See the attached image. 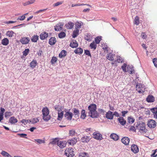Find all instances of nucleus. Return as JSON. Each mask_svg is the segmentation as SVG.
<instances>
[{
	"mask_svg": "<svg viewBox=\"0 0 157 157\" xmlns=\"http://www.w3.org/2000/svg\"><path fill=\"white\" fill-rule=\"evenodd\" d=\"M105 117L108 119H113V112L110 111H109L105 114Z\"/></svg>",
	"mask_w": 157,
	"mask_h": 157,
	"instance_id": "nucleus-12",
	"label": "nucleus"
},
{
	"mask_svg": "<svg viewBox=\"0 0 157 157\" xmlns=\"http://www.w3.org/2000/svg\"><path fill=\"white\" fill-rule=\"evenodd\" d=\"M29 121L32 124H34L39 122V120L37 118H34L32 119L31 120Z\"/></svg>",
	"mask_w": 157,
	"mask_h": 157,
	"instance_id": "nucleus-47",
	"label": "nucleus"
},
{
	"mask_svg": "<svg viewBox=\"0 0 157 157\" xmlns=\"http://www.w3.org/2000/svg\"><path fill=\"white\" fill-rule=\"evenodd\" d=\"M90 139V137L84 136L81 138V140L82 142L88 143Z\"/></svg>",
	"mask_w": 157,
	"mask_h": 157,
	"instance_id": "nucleus-14",
	"label": "nucleus"
},
{
	"mask_svg": "<svg viewBox=\"0 0 157 157\" xmlns=\"http://www.w3.org/2000/svg\"><path fill=\"white\" fill-rule=\"evenodd\" d=\"M86 117V115L85 113V110L84 109H82L81 112V115L80 118L82 119H84Z\"/></svg>",
	"mask_w": 157,
	"mask_h": 157,
	"instance_id": "nucleus-33",
	"label": "nucleus"
},
{
	"mask_svg": "<svg viewBox=\"0 0 157 157\" xmlns=\"http://www.w3.org/2000/svg\"><path fill=\"white\" fill-rule=\"evenodd\" d=\"M18 136H20V137L22 138H27L26 136H27V134L25 133H21V134H17Z\"/></svg>",
	"mask_w": 157,
	"mask_h": 157,
	"instance_id": "nucleus-55",
	"label": "nucleus"
},
{
	"mask_svg": "<svg viewBox=\"0 0 157 157\" xmlns=\"http://www.w3.org/2000/svg\"><path fill=\"white\" fill-rule=\"evenodd\" d=\"M134 23L137 25H138L139 24L140 21L139 20V17L138 16H136L135 17L134 20Z\"/></svg>",
	"mask_w": 157,
	"mask_h": 157,
	"instance_id": "nucleus-41",
	"label": "nucleus"
},
{
	"mask_svg": "<svg viewBox=\"0 0 157 157\" xmlns=\"http://www.w3.org/2000/svg\"><path fill=\"white\" fill-rule=\"evenodd\" d=\"M74 149L70 147L67 148L65 151V154L67 157L74 156Z\"/></svg>",
	"mask_w": 157,
	"mask_h": 157,
	"instance_id": "nucleus-3",
	"label": "nucleus"
},
{
	"mask_svg": "<svg viewBox=\"0 0 157 157\" xmlns=\"http://www.w3.org/2000/svg\"><path fill=\"white\" fill-rule=\"evenodd\" d=\"M63 115V111H62L60 113H58V117L57 119L59 121H61Z\"/></svg>",
	"mask_w": 157,
	"mask_h": 157,
	"instance_id": "nucleus-37",
	"label": "nucleus"
},
{
	"mask_svg": "<svg viewBox=\"0 0 157 157\" xmlns=\"http://www.w3.org/2000/svg\"><path fill=\"white\" fill-rule=\"evenodd\" d=\"M17 119L14 117H12L10 118L9 122L11 124H15L17 122Z\"/></svg>",
	"mask_w": 157,
	"mask_h": 157,
	"instance_id": "nucleus-25",
	"label": "nucleus"
},
{
	"mask_svg": "<svg viewBox=\"0 0 157 157\" xmlns=\"http://www.w3.org/2000/svg\"><path fill=\"white\" fill-rule=\"evenodd\" d=\"M1 154L4 157H13L8 153L4 151H2Z\"/></svg>",
	"mask_w": 157,
	"mask_h": 157,
	"instance_id": "nucleus-36",
	"label": "nucleus"
},
{
	"mask_svg": "<svg viewBox=\"0 0 157 157\" xmlns=\"http://www.w3.org/2000/svg\"><path fill=\"white\" fill-rule=\"evenodd\" d=\"M48 35V33L45 32H43L42 33L40 36V38L41 40H44L45 39L47 38Z\"/></svg>",
	"mask_w": 157,
	"mask_h": 157,
	"instance_id": "nucleus-16",
	"label": "nucleus"
},
{
	"mask_svg": "<svg viewBox=\"0 0 157 157\" xmlns=\"http://www.w3.org/2000/svg\"><path fill=\"white\" fill-rule=\"evenodd\" d=\"M58 146L61 148H64L66 146V143L65 142H62L59 141V142H58Z\"/></svg>",
	"mask_w": 157,
	"mask_h": 157,
	"instance_id": "nucleus-28",
	"label": "nucleus"
},
{
	"mask_svg": "<svg viewBox=\"0 0 157 157\" xmlns=\"http://www.w3.org/2000/svg\"><path fill=\"white\" fill-rule=\"evenodd\" d=\"M42 112L43 115V119L44 121H48L51 119V117L49 115V111L47 107L44 108L42 109Z\"/></svg>",
	"mask_w": 157,
	"mask_h": 157,
	"instance_id": "nucleus-1",
	"label": "nucleus"
},
{
	"mask_svg": "<svg viewBox=\"0 0 157 157\" xmlns=\"http://www.w3.org/2000/svg\"><path fill=\"white\" fill-rule=\"evenodd\" d=\"M89 116L92 118H97L99 117V113L96 111H92L91 112H89L88 113Z\"/></svg>",
	"mask_w": 157,
	"mask_h": 157,
	"instance_id": "nucleus-5",
	"label": "nucleus"
},
{
	"mask_svg": "<svg viewBox=\"0 0 157 157\" xmlns=\"http://www.w3.org/2000/svg\"><path fill=\"white\" fill-rule=\"evenodd\" d=\"M136 128L139 130V132L140 133H145L147 131V129H146L145 124L144 123L142 122H139L136 125Z\"/></svg>",
	"mask_w": 157,
	"mask_h": 157,
	"instance_id": "nucleus-2",
	"label": "nucleus"
},
{
	"mask_svg": "<svg viewBox=\"0 0 157 157\" xmlns=\"http://www.w3.org/2000/svg\"><path fill=\"white\" fill-rule=\"evenodd\" d=\"M66 33L64 32H61L58 34V37L60 39L63 38L65 37Z\"/></svg>",
	"mask_w": 157,
	"mask_h": 157,
	"instance_id": "nucleus-43",
	"label": "nucleus"
},
{
	"mask_svg": "<svg viewBox=\"0 0 157 157\" xmlns=\"http://www.w3.org/2000/svg\"><path fill=\"white\" fill-rule=\"evenodd\" d=\"M93 137L97 140H101L103 138L102 135L99 133L94 132L93 133Z\"/></svg>",
	"mask_w": 157,
	"mask_h": 157,
	"instance_id": "nucleus-8",
	"label": "nucleus"
},
{
	"mask_svg": "<svg viewBox=\"0 0 157 157\" xmlns=\"http://www.w3.org/2000/svg\"><path fill=\"white\" fill-rule=\"evenodd\" d=\"M63 25L61 23H59L57 25L55 26V30L56 31H58L61 30L63 28Z\"/></svg>",
	"mask_w": 157,
	"mask_h": 157,
	"instance_id": "nucleus-19",
	"label": "nucleus"
},
{
	"mask_svg": "<svg viewBox=\"0 0 157 157\" xmlns=\"http://www.w3.org/2000/svg\"><path fill=\"white\" fill-rule=\"evenodd\" d=\"M110 137L114 140L117 141L119 139V136L116 134L112 133L110 135Z\"/></svg>",
	"mask_w": 157,
	"mask_h": 157,
	"instance_id": "nucleus-20",
	"label": "nucleus"
},
{
	"mask_svg": "<svg viewBox=\"0 0 157 157\" xmlns=\"http://www.w3.org/2000/svg\"><path fill=\"white\" fill-rule=\"evenodd\" d=\"M128 120L129 124H132L135 121V119L131 117H128Z\"/></svg>",
	"mask_w": 157,
	"mask_h": 157,
	"instance_id": "nucleus-42",
	"label": "nucleus"
},
{
	"mask_svg": "<svg viewBox=\"0 0 157 157\" xmlns=\"http://www.w3.org/2000/svg\"><path fill=\"white\" fill-rule=\"evenodd\" d=\"M83 23L81 21L77 22L75 24V29H79L81 27V25H82Z\"/></svg>",
	"mask_w": 157,
	"mask_h": 157,
	"instance_id": "nucleus-32",
	"label": "nucleus"
},
{
	"mask_svg": "<svg viewBox=\"0 0 157 157\" xmlns=\"http://www.w3.org/2000/svg\"><path fill=\"white\" fill-rule=\"evenodd\" d=\"M155 98L151 95H149L146 98V101L148 103L153 102L155 101Z\"/></svg>",
	"mask_w": 157,
	"mask_h": 157,
	"instance_id": "nucleus-15",
	"label": "nucleus"
},
{
	"mask_svg": "<svg viewBox=\"0 0 157 157\" xmlns=\"http://www.w3.org/2000/svg\"><path fill=\"white\" fill-rule=\"evenodd\" d=\"M35 141L36 142L39 144H41L44 143V140H42L40 139H35Z\"/></svg>",
	"mask_w": 157,
	"mask_h": 157,
	"instance_id": "nucleus-52",
	"label": "nucleus"
},
{
	"mask_svg": "<svg viewBox=\"0 0 157 157\" xmlns=\"http://www.w3.org/2000/svg\"><path fill=\"white\" fill-rule=\"evenodd\" d=\"M31 39L32 42H36L39 39V36L37 35H34L31 38Z\"/></svg>",
	"mask_w": 157,
	"mask_h": 157,
	"instance_id": "nucleus-29",
	"label": "nucleus"
},
{
	"mask_svg": "<svg viewBox=\"0 0 157 157\" xmlns=\"http://www.w3.org/2000/svg\"><path fill=\"white\" fill-rule=\"evenodd\" d=\"M14 34V33L12 31H8L6 33L7 35L9 37H12Z\"/></svg>",
	"mask_w": 157,
	"mask_h": 157,
	"instance_id": "nucleus-44",
	"label": "nucleus"
},
{
	"mask_svg": "<svg viewBox=\"0 0 157 157\" xmlns=\"http://www.w3.org/2000/svg\"><path fill=\"white\" fill-rule=\"evenodd\" d=\"M131 148V151L135 154L137 153L139 151L138 147L136 144H132Z\"/></svg>",
	"mask_w": 157,
	"mask_h": 157,
	"instance_id": "nucleus-10",
	"label": "nucleus"
},
{
	"mask_svg": "<svg viewBox=\"0 0 157 157\" xmlns=\"http://www.w3.org/2000/svg\"><path fill=\"white\" fill-rule=\"evenodd\" d=\"M101 40V36H98L95 38V43L97 44H98L100 42Z\"/></svg>",
	"mask_w": 157,
	"mask_h": 157,
	"instance_id": "nucleus-45",
	"label": "nucleus"
},
{
	"mask_svg": "<svg viewBox=\"0 0 157 157\" xmlns=\"http://www.w3.org/2000/svg\"><path fill=\"white\" fill-rule=\"evenodd\" d=\"M79 29H76L73 31L72 36L73 38H75L79 34Z\"/></svg>",
	"mask_w": 157,
	"mask_h": 157,
	"instance_id": "nucleus-35",
	"label": "nucleus"
},
{
	"mask_svg": "<svg viewBox=\"0 0 157 157\" xmlns=\"http://www.w3.org/2000/svg\"><path fill=\"white\" fill-rule=\"evenodd\" d=\"M9 43V40L7 38H4L2 40L1 44L3 45L6 46Z\"/></svg>",
	"mask_w": 157,
	"mask_h": 157,
	"instance_id": "nucleus-26",
	"label": "nucleus"
},
{
	"mask_svg": "<svg viewBox=\"0 0 157 157\" xmlns=\"http://www.w3.org/2000/svg\"><path fill=\"white\" fill-rule=\"evenodd\" d=\"M37 62L36 60L33 59L30 63V67L33 68L35 67L37 65Z\"/></svg>",
	"mask_w": 157,
	"mask_h": 157,
	"instance_id": "nucleus-31",
	"label": "nucleus"
},
{
	"mask_svg": "<svg viewBox=\"0 0 157 157\" xmlns=\"http://www.w3.org/2000/svg\"><path fill=\"white\" fill-rule=\"evenodd\" d=\"M65 26L67 29H71L74 27V24L73 22H69L66 24Z\"/></svg>",
	"mask_w": 157,
	"mask_h": 157,
	"instance_id": "nucleus-24",
	"label": "nucleus"
},
{
	"mask_svg": "<svg viewBox=\"0 0 157 157\" xmlns=\"http://www.w3.org/2000/svg\"><path fill=\"white\" fill-rule=\"evenodd\" d=\"M62 2H57L56 3H55L53 4V6H56L60 5L62 4Z\"/></svg>",
	"mask_w": 157,
	"mask_h": 157,
	"instance_id": "nucleus-60",
	"label": "nucleus"
},
{
	"mask_svg": "<svg viewBox=\"0 0 157 157\" xmlns=\"http://www.w3.org/2000/svg\"><path fill=\"white\" fill-rule=\"evenodd\" d=\"M56 42V38L55 37H51L49 40V44L51 45H53L55 44Z\"/></svg>",
	"mask_w": 157,
	"mask_h": 157,
	"instance_id": "nucleus-21",
	"label": "nucleus"
},
{
	"mask_svg": "<svg viewBox=\"0 0 157 157\" xmlns=\"http://www.w3.org/2000/svg\"><path fill=\"white\" fill-rule=\"evenodd\" d=\"M67 52L65 50H62L59 53V56L60 58H62L65 56L66 55Z\"/></svg>",
	"mask_w": 157,
	"mask_h": 157,
	"instance_id": "nucleus-27",
	"label": "nucleus"
},
{
	"mask_svg": "<svg viewBox=\"0 0 157 157\" xmlns=\"http://www.w3.org/2000/svg\"><path fill=\"white\" fill-rule=\"evenodd\" d=\"M28 120H26L25 119H22L21 121V122L23 124H27L28 122Z\"/></svg>",
	"mask_w": 157,
	"mask_h": 157,
	"instance_id": "nucleus-63",
	"label": "nucleus"
},
{
	"mask_svg": "<svg viewBox=\"0 0 157 157\" xmlns=\"http://www.w3.org/2000/svg\"><path fill=\"white\" fill-rule=\"evenodd\" d=\"M117 120L120 124L123 126L126 123V121L122 117H120L118 118Z\"/></svg>",
	"mask_w": 157,
	"mask_h": 157,
	"instance_id": "nucleus-18",
	"label": "nucleus"
},
{
	"mask_svg": "<svg viewBox=\"0 0 157 157\" xmlns=\"http://www.w3.org/2000/svg\"><path fill=\"white\" fill-rule=\"evenodd\" d=\"M35 2V0H31L30 1H29L23 3V5L24 6H26L29 4H32L33 3Z\"/></svg>",
	"mask_w": 157,
	"mask_h": 157,
	"instance_id": "nucleus-40",
	"label": "nucleus"
},
{
	"mask_svg": "<svg viewBox=\"0 0 157 157\" xmlns=\"http://www.w3.org/2000/svg\"><path fill=\"white\" fill-rule=\"evenodd\" d=\"M74 52L75 54H81L82 53L83 50L82 48H78L74 50Z\"/></svg>",
	"mask_w": 157,
	"mask_h": 157,
	"instance_id": "nucleus-30",
	"label": "nucleus"
},
{
	"mask_svg": "<svg viewBox=\"0 0 157 157\" xmlns=\"http://www.w3.org/2000/svg\"><path fill=\"white\" fill-rule=\"evenodd\" d=\"M84 54L88 56H90V57H91V55L90 52V51L88 50H84Z\"/></svg>",
	"mask_w": 157,
	"mask_h": 157,
	"instance_id": "nucleus-49",
	"label": "nucleus"
},
{
	"mask_svg": "<svg viewBox=\"0 0 157 157\" xmlns=\"http://www.w3.org/2000/svg\"><path fill=\"white\" fill-rule=\"evenodd\" d=\"M70 109L68 110H65L64 111L65 113L64 114V117L68 120H71L72 119L73 114L70 111Z\"/></svg>",
	"mask_w": 157,
	"mask_h": 157,
	"instance_id": "nucleus-4",
	"label": "nucleus"
},
{
	"mask_svg": "<svg viewBox=\"0 0 157 157\" xmlns=\"http://www.w3.org/2000/svg\"><path fill=\"white\" fill-rule=\"evenodd\" d=\"M82 154L84 156V157H89V155L88 153L86 152H82Z\"/></svg>",
	"mask_w": 157,
	"mask_h": 157,
	"instance_id": "nucleus-64",
	"label": "nucleus"
},
{
	"mask_svg": "<svg viewBox=\"0 0 157 157\" xmlns=\"http://www.w3.org/2000/svg\"><path fill=\"white\" fill-rule=\"evenodd\" d=\"M85 40L88 41H91L90 35L89 34H87V35H86L85 37Z\"/></svg>",
	"mask_w": 157,
	"mask_h": 157,
	"instance_id": "nucleus-53",
	"label": "nucleus"
},
{
	"mask_svg": "<svg viewBox=\"0 0 157 157\" xmlns=\"http://www.w3.org/2000/svg\"><path fill=\"white\" fill-rule=\"evenodd\" d=\"M151 111L154 114V117L157 119V107L156 106L155 107L151 108Z\"/></svg>",
	"mask_w": 157,
	"mask_h": 157,
	"instance_id": "nucleus-22",
	"label": "nucleus"
},
{
	"mask_svg": "<svg viewBox=\"0 0 157 157\" xmlns=\"http://www.w3.org/2000/svg\"><path fill=\"white\" fill-rule=\"evenodd\" d=\"M72 110L74 115L75 116H77L78 117L80 113L78 109H76V108H74L72 109Z\"/></svg>",
	"mask_w": 157,
	"mask_h": 157,
	"instance_id": "nucleus-34",
	"label": "nucleus"
},
{
	"mask_svg": "<svg viewBox=\"0 0 157 157\" xmlns=\"http://www.w3.org/2000/svg\"><path fill=\"white\" fill-rule=\"evenodd\" d=\"M88 108L89 112L96 111L97 109V106L95 104H91L88 106Z\"/></svg>",
	"mask_w": 157,
	"mask_h": 157,
	"instance_id": "nucleus-11",
	"label": "nucleus"
},
{
	"mask_svg": "<svg viewBox=\"0 0 157 157\" xmlns=\"http://www.w3.org/2000/svg\"><path fill=\"white\" fill-rule=\"evenodd\" d=\"M75 131L74 130H71L69 131V134L70 136H74L75 135Z\"/></svg>",
	"mask_w": 157,
	"mask_h": 157,
	"instance_id": "nucleus-57",
	"label": "nucleus"
},
{
	"mask_svg": "<svg viewBox=\"0 0 157 157\" xmlns=\"http://www.w3.org/2000/svg\"><path fill=\"white\" fill-rule=\"evenodd\" d=\"M70 46L72 48H76L78 46V44L76 40H75L70 43Z\"/></svg>",
	"mask_w": 157,
	"mask_h": 157,
	"instance_id": "nucleus-23",
	"label": "nucleus"
},
{
	"mask_svg": "<svg viewBox=\"0 0 157 157\" xmlns=\"http://www.w3.org/2000/svg\"><path fill=\"white\" fill-rule=\"evenodd\" d=\"M29 49H26L23 52V55L25 56H26L27 55L29 52Z\"/></svg>",
	"mask_w": 157,
	"mask_h": 157,
	"instance_id": "nucleus-48",
	"label": "nucleus"
},
{
	"mask_svg": "<svg viewBox=\"0 0 157 157\" xmlns=\"http://www.w3.org/2000/svg\"><path fill=\"white\" fill-rule=\"evenodd\" d=\"M57 58L56 57L53 56L51 59V63L52 64H54L57 61Z\"/></svg>",
	"mask_w": 157,
	"mask_h": 157,
	"instance_id": "nucleus-46",
	"label": "nucleus"
},
{
	"mask_svg": "<svg viewBox=\"0 0 157 157\" xmlns=\"http://www.w3.org/2000/svg\"><path fill=\"white\" fill-rule=\"evenodd\" d=\"M153 62L155 65V66L157 67V64L156 63H157V58H154L153 59Z\"/></svg>",
	"mask_w": 157,
	"mask_h": 157,
	"instance_id": "nucleus-58",
	"label": "nucleus"
},
{
	"mask_svg": "<svg viewBox=\"0 0 157 157\" xmlns=\"http://www.w3.org/2000/svg\"><path fill=\"white\" fill-rule=\"evenodd\" d=\"M12 113L10 112H6L5 113V117H8L12 115Z\"/></svg>",
	"mask_w": 157,
	"mask_h": 157,
	"instance_id": "nucleus-51",
	"label": "nucleus"
},
{
	"mask_svg": "<svg viewBox=\"0 0 157 157\" xmlns=\"http://www.w3.org/2000/svg\"><path fill=\"white\" fill-rule=\"evenodd\" d=\"M107 59L111 61H113L114 60V59L113 57V55L111 54L110 55H109V56H107Z\"/></svg>",
	"mask_w": 157,
	"mask_h": 157,
	"instance_id": "nucleus-54",
	"label": "nucleus"
},
{
	"mask_svg": "<svg viewBox=\"0 0 157 157\" xmlns=\"http://www.w3.org/2000/svg\"><path fill=\"white\" fill-rule=\"evenodd\" d=\"M143 85H141L140 83L137 84L136 86V88L137 90L139 93H143L144 91L143 90Z\"/></svg>",
	"mask_w": 157,
	"mask_h": 157,
	"instance_id": "nucleus-9",
	"label": "nucleus"
},
{
	"mask_svg": "<svg viewBox=\"0 0 157 157\" xmlns=\"http://www.w3.org/2000/svg\"><path fill=\"white\" fill-rule=\"evenodd\" d=\"M157 151V149H156L154 151L153 153L151 155V157H156L157 156V154L154 155L156 152Z\"/></svg>",
	"mask_w": 157,
	"mask_h": 157,
	"instance_id": "nucleus-62",
	"label": "nucleus"
},
{
	"mask_svg": "<svg viewBox=\"0 0 157 157\" xmlns=\"http://www.w3.org/2000/svg\"><path fill=\"white\" fill-rule=\"evenodd\" d=\"M77 142V138H74L69 139L68 140V143L70 145H74Z\"/></svg>",
	"mask_w": 157,
	"mask_h": 157,
	"instance_id": "nucleus-13",
	"label": "nucleus"
},
{
	"mask_svg": "<svg viewBox=\"0 0 157 157\" xmlns=\"http://www.w3.org/2000/svg\"><path fill=\"white\" fill-rule=\"evenodd\" d=\"M25 17L24 15L21 16L20 18L18 17V18H17V20H20L21 21H23L25 19Z\"/></svg>",
	"mask_w": 157,
	"mask_h": 157,
	"instance_id": "nucleus-61",
	"label": "nucleus"
},
{
	"mask_svg": "<svg viewBox=\"0 0 157 157\" xmlns=\"http://www.w3.org/2000/svg\"><path fill=\"white\" fill-rule=\"evenodd\" d=\"M30 40V39L29 37H23L21 38L20 41L22 44H28Z\"/></svg>",
	"mask_w": 157,
	"mask_h": 157,
	"instance_id": "nucleus-7",
	"label": "nucleus"
},
{
	"mask_svg": "<svg viewBox=\"0 0 157 157\" xmlns=\"http://www.w3.org/2000/svg\"><path fill=\"white\" fill-rule=\"evenodd\" d=\"M121 142L125 145H128L130 141L129 138L127 137H124L121 139Z\"/></svg>",
	"mask_w": 157,
	"mask_h": 157,
	"instance_id": "nucleus-17",
	"label": "nucleus"
},
{
	"mask_svg": "<svg viewBox=\"0 0 157 157\" xmlns=\"http://www.w3.org/2000/svg\"><path fill=\"white\" fill-rule=\"evenodd\" d=\"M136 129L135 128V127L134 126H132L129 129V131H134L135 132H136Z\"/></svg>",
	"mask_w": 157,
	"mask_h": 157,
	"instance_id": "nucleus-59",
	"label": "nucleus"
},
{
	"mask_svg": "<svg viewBox=\"0 0 157 157\" xmlns=\"http://www.w3.org/2000/svg\"><path fill=\"white\" fill-rule=\"evenodd\" d=\"M117 61L118 63H122L123 61V59L121 57L119 56L117 57Z\"/></svg>",
	"mask_w": 157,
	"mask_h": 157,
	"instance_id": "nucleus-56",
	"label": "nucleus"
},
{
	"mask_svg": "<svg viewBox=\"0 0 157 157\" xmlns=\"http://www.w3.org/2000/svg\"><path fill=\"white\" fill-rule=\"evenodd\" d=\"M127 66V64L126 63H124L123 65L121 66V68L122 69L123 71L124 72H126V67Z\"/></svg>",
	"mask_w": 157,
	"mask_h": 157,
	"instance_id": "nucleus-50",
	"label": "nucleus"
},
{
	"mask_svg": "<svg viewBox=\"0 0 157 157\" xmlns=\"http://www.w3.org/2000/svg\"><path fill=\"white\" fill-rule=\"evenodd\" d=\"M59 141L58 140V139L56 138L53 139V140L50 142V144L52 145L57 144L58 145V143Z\"/></svg>",
	"mask_w": 157,
	"mask_h": 157,
	"instance_id": "nucleus-39",
	"label": "nucleus"
},
{
	"mask_svg": "<svg viewBox=\"0 0 157 157\" xmlns=\"http://www.w3.org/2000/svg\"><path fill=\"white\" fill-rule=\"evenodd\" d=\"M156 122L153 120H150L148 121L147 125L149 128H153L156 125Z\"/></svg>",
	"mask_w": 157,
	"mask_h": 157,
	"instance_id": "nucleus-6",
	"label": "nucleus"
},
{
	"mask_svg": "<svg viewBox=\"0 0 157 157\" xmlns=\"http://www.w3.org/2000/svg\"><path fill=\"white\" fill-rule=\"evenodd\" d=\"M90 46L91 49H93L95 50L97 48V44L93 41L90 44Z\"/></svg>",
	"mask_w": 157,
	"mask_h": 157,
	"instance_id": "nucleus-38",
	"label": "nucleus"
}]
</instances>
